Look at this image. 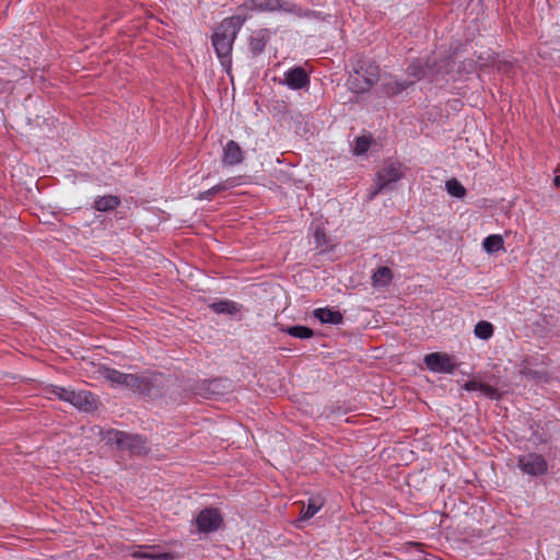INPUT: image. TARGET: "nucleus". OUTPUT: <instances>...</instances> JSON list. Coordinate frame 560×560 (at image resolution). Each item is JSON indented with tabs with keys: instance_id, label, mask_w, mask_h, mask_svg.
<instances>
[{
	"instance_id": "f257e3e1",
	"label": "nucleus",
	"mask_w": 560,
	"mask_h": 560,
	"mask_svg": "<svg viewBox=\"0 0 560 560\" xmlns=\"http://www.w3.org/2000/svg\"><path fill=\"white\" fill-rule=\"evenodd\" d=\"M243 25L241 16L224 19L212 35V46L221 65L224 68L231 66V52L234 40Z\"/></svg>"
},
{
	"instance_id": "f03ea898",
	"label": "nucleus",
	"mask_w": 560,
	"mask_h": 560,
	"mask_svg": "<svg viewBox=\"0 0 560 560\" xmlns=\"http://www.w3.org/2000/svg\"><path fill=\"white\" fill-rule=\"evenodd\" d=\"M101 440L108 445H115L119 451H128L132 455H143L149 451L147 440L139 434L124 431L96 428Z\"/></svg>"
},
{
	"instance_id": "7ed1b4c3",
	"label": "nucleus",
	"mask_w": 560,
	"mask_h": 560,
	"mask_svg": "<svg viewBox=\"0 0 560 560\" xmlns=\"http://www.w3.org/2000/svg\"><path fill=\"white\" fill-rule=\"evenodd\" d=\"M100 374L113 386L127 388L135 393H149L152 386L148 376L122 373L108 366L100 368Z\"/></svg>"
},
{
	"instance_id": "20e7f679",
	"label": "nucleus",
	"mask_w": 560,
	"mask_h": 560,
	"mask_svg": "<svg viewBox=\"0 0 560 560\" xmlns=\"http://www.w3.org/2000/svg\"><path fill=\"white\" fill-rule=\"evenodd\" d=\"M380 79V68L371 61H361L348 79L351 92L361 94L368 92Z\"/></svg>"
},
{
	"instance_id": "39448f33",
	"label": "nucleus",
	"mask_w": 560,
	"mask_h": 560,
	"mask_svg": "<svg viewBox=\"0 0 560 560\" xmlns=\"http://www.w3.org/2000/svg\"><path fill=\"white\" fill-rule=\"evenodd\" d=\"M404 177V166L400 163H386L376 174L375 188L370 192L373 199L378 192L390 188V185Z\"/></svg>"
},
{
	"instance_id": "423d86ee",
	"label": "nucleus",
	"mask_w": 560,
	"mask_h": 560,
	"mask_svg": "<svg viewBox=\"0 0 560 560\" xmlns=\"http://www.w3.org/2000/svg\"><path fill=\"white\" fill-rule=\"evenodd\" d=\"M223 517L215 508H206L201 510L192 521L197 532L202 534L213 533L222 525Z\"/></svg>"
},
{
	"instance_id": "0eeeda50",
	"label": "nucleus",
	"mask_w": 560,
	"mask_h": 560,
	"mask_svg": "<svg viewBox=\"0 0 560 560\" xmlns=\"http://www.w3.org/2000/svg\"><path fill=\"white\" fill-rule=\"evenodd\" d=\"M427 369L433 373H453L457 364L446 352H432L423 358Z\"/></svg>"
},
{
	"instance_id": "6e6552de",
	"label": "nucleus",
	"mask_w": 560,
	"mask_h": 560,
	"mask_svg": "<svg viewBox=\"0 0 560 560\" xmlns=\"http://www.w3.org/2000/svg\"><path fill=\"white\" fill-rule=\"evenodd\" d=\"M518 468L526 475L539 476L547 471V462L536 453L524 454L518 457Z\"/></svg>"
},
{
	"instance_id": "1a4fd4ad",
	"label": "nucleus",
	"mask_w": 560,
	"mask_h": 560,
	"mask_svg": "<svg viewBox=\"0 0 560 560\" xmlns=\"http://www.w3.org/2000/svg\"><path fill=\"white\" fill-rule=\"evenodd\" d=\"M310 81V75L305 69L296 66L288 69L279 83L287 86L289 90L298 91L307 88Z\"/></svg>"
},
{
	"instance_id": "9d476101",
	"label": "nucleus",
	"mask_w": 560,
	"mask_h": 560,
	"mask_svg": "<svg viewBox=\"0 0 560 560\" xmlns=\"http://www.w3.org/2000/svg\"><path fill=\"white\" fill-rule=\"evenodd\" d=\"M259 10L268 12H283L295 16H303V10L290 0H262L257 4Z\"/></svg>"
},
{
	"instance_id": "9b49d317",
	"label": "nucleus",
	"mask_w": 560,
	"mask_h": 560,
	"mask_svg": "<svg viewBox=\"0 0 560 560\" xmlns=\"http://www.w3.org/2000/svg\"><path fill=\"white\" fill-rule=\"evenodd\" d=\"M244 161V152L241 149L240 144L234 141L230 140L223 148V156H222V163L225 166H234L238 165Z\"/></svg>"
},
{
	"instance_id": "f8f14e48",
	"label": "nucleus",
	"mask_w": 560,
	"mask_h": 560,
	"mask_svg": "<svg viewBox=\"0 0 560 560\" xmlns=\"http://www.w3.org/2000/svg\"><path fill=\"white\" fill-rule=\"evenodd\" d=\"M70 404L84 411H92L97 407L95 396L86 390H73Z\"/></svg>"
},
{
	"instance_id": "ddd939ff",
	"label": "nucleus",
	"mask_w": 560,
	"mask_h": 560,
	"mask_svg": "<svg viewBox=\"0 0 560 560\" xmlns=\"http://www.w3.org/2000/svg\"><path fill=\"white\" fill-rule=\"evenodd\" d=\"M131 556L133 558L145 559V560H168L171 555L167 552L156 551V546H139Z\"/></svg>"
},
{
	"instance_id": "4468645a",
	"label": "nucleus",
	"mask_w": 560,
	"mask_h": 560,
	"mask_svg": "<svg viewBox=\"0 0 560 560\" xmlns=\"http://www.w3.org/2000/svg\"><path fill=\"white\" fill-rule=\"evenodd\" d=\"M314 317L323 324L338 325L342 323L343 316L339 311L328 307H319L314 311Z\"/></svg>"
},
{
	"instance_id": "2eb2a0df",
	"label": "nucleus",
	"mask_w": 560,
	"mask_h": 560,
	"mask_svg": "<svg viewBox=\"0 0 560 560\" xmlns=\"http://www.w3.org/2000/svg\"><path fill=\"white\" fill-rule=\"evenodd\" d=\"M238 185V178L237 177H231L225 179L224 182L219 183L218 185L211 187L208 190L201 191L198 196V199L200 200H211L212 197L223 190H228L230 188H233Z\"/></svg>"
},
{
	"instance_id": "dca6fc26",
	"label": "nucleus",
	"mask_w": 560,
	"mask_h": 560,
	"mask_svg": "<svg viewBox=\"0 0 560 560\" xmlns=\"http://www.w3.org/2000/svg\"><path fill=\"white\" fill-rule=\"evenodd\" d=\"M210 308L217 314L235 315L241 312V304L231 300H220L210 304Z\"/></svg>"
},
{
	"instance_id": "f3484780",
	"label": "nucleus",
	"mask_w": 560,
	"mask_h": 560,
	"mask_svg": "<svg viewBox=\"0 0 560 560\" xmlns=\"http://www.w3.org/2000/svg\"><path fill=\"white\" fill-rule=\"evenodd\" d=\"M412 83L413 81H400L394 77H389L388 79L384 80L382 88L387 95L392 96L405 91Z\"/></svg>"
},
{
	"instance_id": "a211bd4d",
	"label": "nucleus",
	"mask_w": 560,
	"mask_h": 560,
	"mask_svg": "<svg viewBox=\"0 0 560 560\" xmlns=\"http://www.w3.org/2000/svg\"><path fill=\"white\" fill-rule=\"evenodd\" d=\"M464 389L467 392H480L483 396L494 398L497 396V389L488 384L478 382L476 380L468 381L464 385Z\"/></svg>"
},
{
	"instance_id": "6ab92c4d",
	"label": "nucleus",
	"mask_w": 560,
	"mask_h": 560,
	"mask_svg": "<svg viewBox=\"0 0 560 560\" xmlns=\"http://www.w3.org/2000/svg\"><path fill=\"white\" fill-rule=\"evenodd\" d=\"M324 502L320 497H311L307 505L302 509L301 521L312 518L323 506Z\"/></svg>"
},
{
	"instance_id": "aec40b11",
	"label": "nucleus",
	"mask_w": 560,
	"mask_h": 560,
	"mask_svg": "<svg viewBox=\"0 0 560 560\" xmlns=\"http://www.w3.org/2000/svg\"><path fill=\"white\" fill-rule=\"evenodd\" d=\"M392 278L393 273L388 267H380L372 275V282L374 287L383 288L390 283Z\"/></svg>"
},
{
	"instance_id": "412c9836",
	"label": "nucleus",
	"mask_w": 560,
	"mask_h": 560,
	"mask_svg": "<svg viewBox=\"0 0 560 560\" xmlns=\"http://www.w3.org/2000/svg\"><path fill=\"white\" fill-rule=\"evenodd\" d=\"M482 246L488 254H493L504 249V242L501 235L491 234L483 240Z\"/></svg>"
},
{
	"instance_id": "4be33fe9",
	"label": "nucleus",
	"mask_w": 560,
	"mask_h": 560,
	"mask_svg": "<svg viewBox=\"0 0 560 560\" xmlns=\"http://www.w3.org/2000/svg\"><path fill=\"white\" fill-rule=\"evenodd\" d=\"M407 72H408V75L412 77L413 81H415V80H419L423 77L429 75L432 72V70L428 63L425 65V67H423L422 63L419 60H417V61H412L409 65Z\"/></svg>"
},
{
	"instance_id": "5701e85b",
	"label": "nucleus",
	"mask_w": 560,
	"mask_h": 560,
	"mask_svg": "<svg viewBox=\"0 0 560 560\" xmlns=\"http://www.w3.org/2000/svg\"><path fill=\"white\" fill-rule=\"evenodd\" d=\"M119 205V199L116 196L108 195L98 197L94 202V208L97 211H108L115 209Z\"/></svg>"
},
{
	"instance_id": "b1692460",
	"label": "nucleus",
	"mask_w": 560,
	"mask_h": 560,
	"mask_svg": "<svg viewBox=\"0 0 560 560\" xmlns=\"http://www.w3.org/2000/svg\"><path fill=\"white\" fill-rule=\"evenodd\" d=\"M281 331L287 332L291 337L298 338V339H310L314 336V331L306 327L301 325L290 326L287 328H281Z\"/></svg>"
},
{
	"instance_id": "393cba45",
	"label": "nucleus",
	"mask_w": 560,
	"mask_h": 560,
	"mask_svg": "<svg viewBox=\"0 0 560 560\" xmlns=\"http://www.w3.org/2000/svg\"><path fill=\"white\" fill-rule=\"evenodd\" d=\"M493 325L486 320H480L475 325L474 334L481 340H488L493 336Z\"/></svg>"
},
{
	"instance_id": "a878e982",
	"label": "nucleus",
	"mask_w": 560,
	"mask_h": 560,
	"mask_svg": "<svg viewBox=\"0 0 560 560\" xmlns=\"http://www.w3.org/2000/svg\"><path fill=\"white\" fill-rule=\"evenodd\" d=\"M445 188L448 195L459 199L464 198L466 195L465 187L456 178L447 180L445 184Z\"/></svg>"
},
{
	"instance_id": "bb28decb",
	"label": "nucleus",
	"mask_w": 560,
	"mask_h": 560,
	"mask_svg": "<svg viewBox=\"0 0 560 560\" xmlns=\"http://www.w3.org/2000/svg\"><path fill=\"white\" fill-rule=\"evenodd\" d=\"M265 46H266V39L262 34H257V35L252 36L250 42H249V47H250L252 52L255 56L261 54L265 49Z\"/></svg>"
},
{
	"instance_id": "cd10ccee",
	"label": "nucleus",
	"mask_w": 560,
	"mask_h": 560,
	"mask_svg": "<svg viewBox=\"0 0 560 560\" xmlns=\"http://www.w3.org/2000/svg\"><path fill=\"white\" fill-rule=\"evenodd\" d=\"M371 145V141L366 137H360L355 140L353 153L357 155L364 154Z\"/></svg>"
},
{
	"instance_id": "c85d7f7f",
	"label": "nucleus",
	"mask_w": 560,
	"mask_h": 560,
	"mask_svg": "<svg viewBox=\"0 0 560 560\" xmlns=\"http://www.w3.org/2000/svg\"><path fill=\"white\" fill-rule=\"evenodd\" d=\"M51 393L56 395L59 399L70 402L73 389L54 386Z\"/></svg>"
},
{
	"instance_id": "c756f323",
	"label": "nucleus",
	"mask_w": 560,
	"mask_h": 560,
	"mask_svg": "<svg viewBox=\"0 0 560 560\" xmlns=\"http://www.w3.org/2000/svg\"><path fill=\"white\" fill-rule=\"evenodd\" d=\"M221 387H222V381L221 380L209 381L208 382V387H207V389L209 392V396L222 394Z\"/></svg>"
},
{
	"instance_id": "7c9ffc66",
	"label": "nucleus",
	"mask_w": 560,
	"mask_h": 560,
	"mask_svg": "<svg viewBox=\"0 0 560 560\" xmlns=\"http://www.w3.org/2000/svg\"><path fill=\"white\" fill-rule=\"evenodd\" d=\"M316 242L320 244L322 240L324 238L325 234L320 229H317L314 234Z\"/></svg>"
},
{
	"instance_id": "2f4dec72",
	"label": "nucleus",
	"mask_w": 560,
	"mask_h": 560,
	"mask_svg": "<svg viewBox=\"0 0 560 560\" xmlns=\"http://www.w3.org/2000/svg\"><path fill=\"white\" fill-rule=\"evenodd\" d=\"M555 184L557 187H560V176L555 177Z\"/></svg>"
},
{
	"instance_id": "473e14b6",
	"label": "nucleus",
	"mask_w": 560,
	"mask_h": 560,
	"mask_svg": "<svg viewBox=\"0 0 560 560\" xmlns=\"http://www.w3.org/2000/svg\"><path fill=\"white\" fill-rule=\"evenodd\" d=\"M557 560H560V559H557Z\"/></svg>"
}]
</instances>
